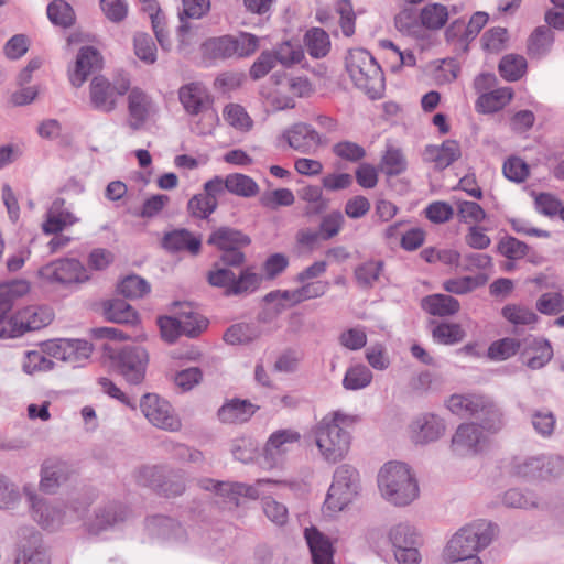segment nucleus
I'll list each match as a JSON object with an SVG mask.
<instances>
[{"instance_id":"f257e3e1","label":"nucleus","mask_w":564,"mask_h":564,"mask_svg":"<svg viewBox=\"0 0 564 564\" xmlns=\"http://www.w3.org/2000/svg\"><path fill=\"white\" fill-rule=\"evenodd\" d=\"M243 247H235L221 250L218 263L207 272V282L213 288L223 289V294L230 296H248L254 293L262 282V278L254 273L251 268L242 269L238 275L230 268H239L246 262V254L241 251Z\"/></svg>"},{"instance_id":"f03ea898","label":"nucleus","mask_w":564,"mask_h":564,"mask_svg":"<svg viewBox=\"0 0 564 564\" xmlns=\"http://www.w3.org/2000/svg\"><path fill=\"white\" fill-rule=\"evenodd\" d=\"M382 497L394 506H406L419 496V485L408 465L399 462L384 464L378 474Z\"/></svg>"},{"instance_id":"7ed1b4c3","label":"nucleus","mask_w":564,"mask_h":564,"mask_svg":"<svg viewBox=\"0 0 564 564\" xmlns=\"http://www.w3.org/2000/svg\"><path fill=\"white\" fill-rule=\"evenodd\" d=\"M350 421L348 415L335 412L326 415L315 427V442L325 458L330 463L341 459L349 449L350 436L344 429Z\"/></svg>"},{"instance_id":"20e7f679","label":"nucleus","mask_w":564,"mask_h":564,"mask_svg":"<svg viewBox=\"0 0 564 564\" xmlns=\"http://www.w3.org/2000/svg\"><path fill=\"white\" fill-rule=\"evenodd\" d=\"M258 48L259 37L248 32L209 37L200 46L203 57L215 62L248 57Z\"/></svg>"},{"instance_id":"39448f33","label":"nucleus","mask_w":564,"mask_h":564,"mask_svg":"<svg viewBox=\"0 0 564 564\" xmlns=\"http://www.w3.org/2000/svg\"><path fill=\"white\" fill-rule=\"evenodd\" d=\"M494 534L495 527L490 522L478 521L466 525L448 541L443 557L477 556L491 543Z\"/></svg>"},{"instance_id":"423d86ee","label":"nucleus","mask_w":564,"mask_h":564,"mask_svg":"<svg viewBox=\"0 0 564 564\" xmlns=\"http://www.w3.org/2000/svg\"><path fill=\"white\" fill-rule=\"evenodd\" d=\"M102 350L111 360V368L116 370L130 384H140L145 377L149 364V354L145 348L135 345H127L113 354L108 344L102 345Z\"/></svg>"},{"instance_id":"0eeeda50","label":"nucleus","mask_w":564,"mask_h":564,"mask_svg":"<svg viewBox=\"0 0 564 564\" xmlns=\"http://www.w3.org/2000/svg\"><path fill=\"white\" fill-rule=\"evenodd\" d=\"M358 471L348 464L338 466L328 489L325 506L328 510L341 511L357 494Z\"/></svg>"},{"instance_id":"6e6552de","label":"nucleus","mask_w":564,"mask_h":564,"mask_svg":"<svg viewBox=\"0 0 564 564\" xmlns=\"http://www.w3.org/2000/svg\"><path fill=\"white\" fill-rule=\"evenodd\" d=\"M130 89V80L122 78L112 84L102 75L93 77L89 84V102L100 112L110 113L117 108L119 97Z\"/></svg>"},{"instance_id":"1a4fd4ad","label":"nucleus","mask_w":564,"mask_h":564,"mask_svg":"<svg viewBox=\"0 0 564 564\" xmlns=\"http://www.w3.org/2000/svg\"><path fill=\"white\" fill-rule=\"evenodd\" d=\"M39 276L48 283L68 285L87 282L90 276L84 264L75 258H62L43 265Z\"/></svg>"},{"instance_id":"9d476101","label":"nucleus","mask_w":564,"mask_h":564,"mask_svg":"<svg viewBox=\"0 0 564 564\" xmlns=\"http://www.w3.org/2000/svg\"><path fill=\"white\" fill-rule=\"evenodd\" d=\"M140 408L149 422L159 429L175 432L182 426L170 402L155 393L144 394L140 400Z\"/></svg>"},{"instance_id":"9b49d317","label":"nucleus","mask_w":564,"mask_h":564,"mask_svg":"<svg viewBox=\"0 0 564 564\" xmlns=\"http://www.w3.org/2000/svg\"><path fill=\"white\" fill-rule=\"evenodd\" d=\"M23 492L30 505L34 521L43 529L55 530L62 524V511L40 497L32 485H24Z\"/></svg>"},{"instance_id":"f8f14e48","label":"nucleus","mask_w":564,"mask_h":564,"mask_svg":"<svg viewBox=\"0 0 564 564\" xmlns=\"http://www.w3.org/2000/svg\"><path fill=\"white\" fill-rule=\"evenodd\" d=\"M19 553L14 564H48L42 549V535L34 528H21L19 531Z\"/></svg>"},{"instance_id":"ddd939ff","label":"nucleus","mask_w":564,"mask_h":564,"mask_svg":"<svg viewBox=\"0 0 564 564\" xmlns=\"http://www.w3.org/2000/svg\"><path fill=\"white\" fill-rule=\"evenodd\" d=\"M520 359L528 368H543L553 357L551 343L545 338L528 336L521 339Z\"/></svg>"},{"instance_id":"4468645a","label":"nucleus","mask_w":564,"mask_h":564,"mask_svg":"<svg viewBox=\"0 0 564 564\" xmlns=\"http://www.w3.org/2000/svg\"><path fill=\"white\" fill-rule=\"evenodd\" d=\"M102 68V56L94 46H83L77 53L74 69L69 70V80L74 87H80L88 76Z\"/></svg>"},{"instance_id":"2eb2a0df","label":"nucleus","mask_w":564,"mask_h":564,"mask_svg":"<svg viewBox=\"0 0 564 564\" xmlns=\"http://www.w3.org/2000/svg\"><path fill=\"white\" fill-rule=\"evenodd\" d=\"M444 432V421L432 413L417 416L410 425L411 440L421 445L437 441Z\"/></svg>"},{"instance_id":"dca6fc26","label":"nucleus","mask_w":564,"mask_h":564,"mask_svg":"<svg viewBox=\"0 0 564 564\" xmlns=\"http://www.w3.org/2000/svg\"><path fill=\"white\" fill-rule=\"evenodd\" d=\"M484 441L482 431L476 423H463L452 437V449L459 456L475 455Z\"/></svg>"},{"instance_id":"f3484780","label":"nucleus","mask_w":564,"mask_h":564,"mask_svg":"<svg viewBox=\"0 0 564 564\" xmlns=\"http://www.w3.org/2000/svg\"><path fill=\"white\" fill-rule=\"evenodd\" d=\"M130 514V510L121 502H108L96 509L95 518L89 523V531L98 534L101 531L108 530L127 521Z\"/></svg>"},{"instance_id":"a211bd4d","label":"nucleus","mask_w":564,"mask_h":564,"mask_svg":"<svg viewBox=\"0 0 564 564\" xmlns=\"http://www.w3.org/2000/svg\"><path fill=\"white\" fill-rule=\"evenodd\" d=\"M283 138L290 148L301 152L310 153L321 143L318 132L307 123L299 122L284 131Z\"/></svg>"},{"instance_id":"6ab92c4d","label":"nucleus","mask_w":564,"mask_h":564,"mask_svg":"<svg viewBox=\"0 0 564 564\" xmlns=\"http://www.w3.org/2000/svg\"><path fill=\"white\" fill-rule=\"evenodd\" d=\"M424 160L433 162L435 169L442 171L462 155L460 145L456 140H445L441 145L430 144L424 150Z\"/></svg>"},{"instance_id":"aec40b11","label":"nucleus","mask_w":564,"mask_h":564,"mask_svg":"<svg viewBox=\"0 0 564 564\" xmlns=\"http://www.w3.org/2000/svg\"><path fill=\"white\" fill-rule=\"evenodd\" d=\"M162 247L170 252L188 251L198 254L202 248V240L185 228L174 229L164 234Z\"/></svg>"},{"instance_id":"412c9836","label":"nucleus","mask_w":564,"mask_h":564,"mask_svg":"<svg viewBox=\"0 0 564 564\" xmlns=\"http://www.w3.org/2000/svg\"><path fill=\"white\" fill-rule=\"evenodd\" d=\"M373 68L371 73L366 68L359 69V73L347 72L355 86L371 99L380 98L384 88V78L380 65L376 64Z\"/></svg>"},{"instance_id":"4be33fe9","label":"nucleus","mask_w":564,"mask_h":564,"mask_svg":"<svg viewBox=\"0 0 564 564\" xmlns=\"http://www.w3.org/2000/svg\"><path fill=\"white\" fill-rule=\"evenodd\" d=\"M305 540L308 545L313 564H334V549L327 536L316 528L305 529Z\"/></svg>"},{"instance_id":"5701e85b","label":"nucleus","mask_w":564,"mask_h":564,"mask_svg":"<svg viewBox=\"0 0 564 564\" xmlns=\"http://www.w3.org/2000/svg\"><path fill=\"white\" fill-rule=\"evenodd\" d=\"M172 306L178 308L175 313L182 324L183 335L195 338L207 327V319L193 311L191 303L176 301Z\"/></svg>"},{"instance_id":"b1692460","label":"nucleus","mask_w":564,"mask_h":564,"mask_svg":"<svg viewBox=\"0 0 564 564\" xmlns=\"http://www.w3.org/2000/svg\"><path fill=\"white\" fill-rule=\"evenodd\" d=\"M207 243L221 251L235 247H247L251 243V239L239 229L221 226L208 236Z\"/></svg>"},{"instance_id":"393cba45","label":"nucleus","mask_w":564,"mask_h":564,"mask_svg":"<svg viewBox=\"0 0 564 564\" xmlns=\"http://www.w3.org/2000/svg\"><path fill=\"white\" fill-rule=\"evenodd\" d=\"M104 317L117 324L133 325L138 322L137 311L121 299H109L101 302Z\"/></svg>"},{"instance_id":"a878e982","label":"nucleus","mask_w":564,"mask_h":564,"mask_svg":"<svg viewBox=\"0 0 564 564\" xmlns=\"http://www.w3.org/2000/svg\"><path fill=\"white\" fill-rule=\"evenodd\" d=\"M147 528L152 535L162 539L184 541L185 529L174 519L165 516H153L147 519Z\"/></svg>"},{"instance_id":"bb28decb","label":"nucleus","mask_w":564,"mask_h":564,"mask_svg":"<svg viewBox=\"0 0 564 564\" xmlns=\"http://www.w3.org/2000/svg\"><path fill=\"white\" fill-rule=\"evenodd\" d=\"M149 107L150 99L147 94L139 88H132L128 96L129 127L132 130H139L144 124L149 116Z\"/></svg>"},{"instance_id":"cd10ccee","label":"nucleus","mask_w":564,"mask_h":564,"mask_svg":"<svg viewBox=\"0 0 564 564\" xmlns=\"http://www.w3.org/2000/svg\"><path fill=\"white\" fill-rule=\"evenodd\" d=\"M481 405L477 408V413L473 415L479 424L480 430L497 433L503 426L502 412L490 399L481 395Z\"/></svg>"},{"instance_id":"c85d7f7f","label":"nucleus","mask_w":564,"mask_h":564,"mask_svg":"<svg viewBox=\"0 0 564 564\" xmlns=\"http://www.w3.org/2000/svg\"><path fill=\"white\" fill-rule=\"evenodd\" d=\"M24 333L37 330L53 321V313L47 307L29 306L15 313Z\"/></svg>"},{"instance_id":"c756f323","label":"nucleus","mask_w":564,"mask_h":564,"mask_svg":"<svg viewBox=\"0 0 564 564\" xmlns=\"http://www.w3.org/2000/svg\"><path fill=\"white\" fill-rule=\"evenodd\" d=\"M256 412V408L247 400L234 399L221 405L217 412L223 423L247 422Z\"/></svg>"},{"instance_id":"7c9ffc66","label":"nucleus","mask_w":564,"mask_h":564,"mask_svg":"<svg viewBox=\"0 0 564 564\" xmlns=\"http://www.w3.org/2000/svg\"><path fill=\"white\" fill-rule=\"evenodd\" d=\"M262 330L254 323H236L224 333L223 339L228 345H248L261 337Z\"/></svg>"},{"instance_id":"2f4dec72","label":"nucleus","mask_w":564,"mask_h":564,"mask_svg":"<svg viewBox=\"0 0 564 564\" xmlns=\"http://www.w3.org/2000/svg\"><path fill=\"white\" fill-rule=\"evenodd\" d=\"M512 89L502 87L482 93L476 100V110L480 113H495L501 110L511 99Z\"/></svg>"},{"instance_id":"473e14b6","label":"nucleus","mask_w":564,"mask_h":564,"mask_svg":"<svg viewBox=\"0 0 564 564\" xmlns=\"http://www.w3.org/2000/svg\"><path fill=\"white\" fill-rule=\"evenodd\" d=\"M459 302L446 294H432L422 300V308L433 316H449L459 311Z\"/></svg>"},{"instance_id":"72a5a7b5","label":"nucleus","mask_w":564,"mask_h":564,"mask_svg":"<svg viewBox=\"0 0 564 564\" xmlns=\"http://www.w3.org/2000/svg\"><path fill=\"white\" fill-rule=\"evenodd\" d=\"M553 42V31L546 25H540L528 39V53L533 58L544 57L550 53Z\"/></svg>"},{"instance_id":"f704fd0d","label":"nucleus","mask_w":564,"mask_h":564,"mask_svg":"<svg viewBox=\"0 0 564 564\" xmlns=\"http://www.w3.org/2000/svg\"><path fill=\"white\" fill-rule=\"evenodd\" d=\"M300 440V434L291 430H280L274 432L268 440L264 454L265 457L275 462L278 456H281L288 451V445L293 444Z\"/></svg>"},{"instance_id":"c9c22d12","label":"nucleus","mask_w":564,"mask_h":564,"mask_svg":"<svg viewBox=\"0 0 564 564\" xmlns=\"http://www.w3.org/2000/svg\"><path fill=\"white\" fill-rule=\"evenodd\" d=\"M304 44L313 58L325 57L330 48L329 35L322 28H312L304 35Z\"/></svg>"},{"instance_id":"e433bc0d","label":"nucleus","mask_w":564,"mask_h":564,"mask_svg":"<svg viewBox=\"0 0 564 564\" xmlns=\"http://www.w3.org/2000/svg\"><path fill=\"white\" fill-rule=\"evenodd\" d=\"M29 283L24 280H15L0 284V317L7 315L17 299L29 292Z\"/></svg>"},{"instance_id":"4c0bfd02","label":"nucleus","mask_w":564,"mask_h":564,"mask_svg":"<svg viewBox=\"0 0 564 564\" xmlns=\"http://www.w3.org/2000/svg\"><path fill=\"white\" fill-rule=\"evenodd\" d=\"M216 486L217 489L215 492L227 498L228 501L235 506H239L240 497L250 499H257L259 497V491L256 487L242 482L219 481Z\"/></svg>"},{"instance_id":"58836bf2","label":"nucleus","mask_w":564,"mask_h":564,"mask_svg":"<svg viewBox=\"0 0 564 564\" xmlns=\"http://www.w3.org/2000/svg\"><path fill=\"white\" fill-rule=\"evenodd\" d=\"M387 536L393 551L419 544V535L415 529L408 522H400L392 525L389 529Z\"/></svg>"},{"instance_id":"ea45409f","label":"nucleus","mask_w":564,"mask_h":564,"mask_svg":"<svg viewBox=\"0 0 564 564\" xmlns=\"http://www.w3.org/2000/svg\"><path fill=\"white\" fill-rule=\"evenodd\" d=\"M449 17L446 6L441 3H427L420 12L421 25L429 30L442 29Z\"/></svg>"},{"instance_id":"a19ab883","label":"nucleus","mask_w":564,"mask_h":564,"mask_svg":"<svg viewBox=\"0 0 564 564\" xmlns=\"http://www.w3.org/2000/svg\"><path fill=\"white\" fill-rule=\"evenodd\" d=\"M225 188L241 197H253L259 193V185L248 175L234 173L225 178Z\"/></svg>"},{"instance_id":"79ce46f5","label":"nucleus","mask_w":564,"mask_h":564,"mask_svg":"<svg viewBox=\"0 0 564 564\" xmlns=\"http://www.w3.org/2000/svg\"><path fill=\"white\" fill-rule=\"evenodd\" d=\"M447 409L460 417H473L481 405V395L453 394L446 402Z\"/></svg>"},{"instance_id":"37998d69","label":"nucleus","mask_w":564,"mask_h":564,"mask_svg":"<svg viewBox=\"0 0 564 564\" xmlns=\"http://www.w3.org/2000/svg\"><path fill=\"white\" fill-rule=\"evenodd\" d=\"M117 291L126 299H141L151 291L150 283L138 274L124 276L117 285Z\"/></svg>"},{"instance_id":"c03bdc74","label":"nucleus","mask_w":564,"mask_h":564,"mask_svg":"<svg viewBox=\"0 0 564 564\" xmlns=\"http://www.w3.org/2000/svg\"><path fill=\"white\" fill-rule=\"evenodd\" d=\"M527 59L522 55L508 54L498 65L499 74L508 82L519 80L527 72Z\"/></svg>"},{"instance_id":"a18cd8bd","label":"nucleus","mask_w":564,"mask_h":564,"mask_svg":"<svg viewBox=\"0 0 564 564\" xmlns=\"http://www.w3.org/2000/svg\"><path fill=\"white\" fill-rule=\"evenodd\" d=\"M178 98L189 115H198L204 107V90L196 83L181 87Z\"/></svg>"},{"instance_id":"49530a36","label":"nucleus","mask_w":564,"mask_h":564,"mask_svg":"<svg viewBox=\"0 0 564 564\" xmlns=\"http://www.w3.org/2000/svg\"><path fill=\"white\" fill-rule=\"evenodd\" d=\"M384 263L381 260H370L355 269V278L362 288H372L379 281Z\"/></svg>"},{"instance_id":"de8ad7c7","label":"nucleus","mask_w":564,"mask_h":564,"mask_svg":"<svg viewBox=\"0 0 564 564\" xmlns=\"http://www.w3.org/2000/svg\"><path fill=\"white\" fill-rule=\"evenodd\" d=\"M156 494L166 498L181 496L185 491V480L182 471L166 469Z\"/></svg>"},{"instance_id":"09e8293b","label":"nucleus","mask_w":564,"mask_h":564,"mask_svg":"<svg viewBox=\"0 0 564 564\" xmlns=\"http://www.w3.org/2000/svg\"><path fill=\"white\" fill-rule=\"evenodd\" d=\"M408 167V162L400 149L389 147L383 154L380 169L388 176L402 174Z\"/></svg>"},{"instance_id":"8fccbe9b","label":"nucleus","mask_w":564,"mask_h":564,"mask_svg":"<svg viewBox=\"0 0 564 564\" xmlns=\"http://www.w3.org/2000/svg\"><path fill=\"white\" fill-rule=\"evenodd\" d=\"M297 193L301 199L311 204V206L306 208V215H319L326 210L328 200L323 198V191L319 186L307 185L302 187Z\"/></svg>"},{"instance_id":"3c124183","label":"nucleus","mask_w":564,"mask_h":564,"mask_svg":"<svg viewBox=\"0 0 564 564\" xmlns=\"http://www.w3.org/2000/svg\"><path fill=\"white\" fill-rule=\"evenodd\" d=\"M372 372L365 365H356L347 369L343 379L346 390H360L370 384Z\"/></svg>"},{"instance_id":"603ef678","label":"nucleus","mask_w":564,"mask_h":564,"mask_svg":"<svg viewBox=\"0 0 564 564\" xmlns=\"http://www.w3.org/2000/svg\"><path fill=\"white\" fill-rule=\"evenodd\" d=\"M19 487L7 476L0 474V509L14 510L21 502Z\"/></svg>"},{"instance_id":"864d4df0","label":"nucleus","mask_w":564,"mask_h":564,"mask_svg":"<svg viewBox=\"0 0 564 564\" xmlns=\"http://www.w3.org/2000/svg\"><path fill=\"white\" fill-rule=\"evenodd\" d=\"M433 338L443 345H454L465 338V330L459 324L441 323L432 332Z\"/></svg>"},{"instance_id":"5fc2aeb1","label":"nucleus","mask_w":564,"mask_h":564,"mask_svg":"<svg viewBox=\"0 0 564 564\" xmlns=\"http://www.w3.org/2000/svg\"><path fill=\"white\" fill-rule=\"evenodd\" d=\"M217 208V198L203 193L194 195L187 203L188 213L196 218L206 219Z\"/></svg>"},{"instance_id":"6e6d98bb","label":"nucleus","mask_w":564,"mask_h":564,"mask_svg":"<svg viewBox=\"0 0 564 564\" xmlns=\"http://www.w3.org/2000/svg\"><path fill=\"white\" fill-rule=\"evenodd\" d=\"M543 457L534 456L514 463L513 474L529 481L541 480Z\"/></svg>"},{"instance_id":"4d7b16f0","label":"nucleus","mask_w":564,"mask_h":564,"mask_svg":"<svg viewBox=\"0 0 564 564\" xmlns=\"http://www.w3.org/2000/svg\"><path fill=\"white\" fill-rule=\"evenodd\" d=\"M135 55L147 64H153L156 61V46L148 33L139 32L133 37Z\"/></svg>"},{"instance_id":"13d9d810","label":"nucleus","mask_w":564,"mask_h":564,"mask_svg":"<svg viewBox=\"0 0 564 564\" xmlns=\"http://www.w3.org/2000/svg\"><path fill=\"white\" fill-rule=\"evenodd\" d=\"M378 64L375 57L364 48H354L348 52L346 56V69L347 72L359 73V69L366 68L368 72H372L373 65Z\"/></svg>"},{"instance_id":"bf43d9fd","label":"nucleus","mask_w":564,"mask_h":564,"mask_svg":"<svg viewBox=\"0 0 564 564\" xmlns=\"http://www.w3.org/2000/svg\"><path fill=\"white\" fill-rule=\"evenodd\" d=\"M47 17L56 25L69 26L74 20L72 7L64 0H53L47 6Z\"/></svg>"},{"instance_id":"052dcab7","label":"nucleus","mask_w":564,"mask_h":564,"mask_svg":"<svg viewBox=\"0 0 564 564\" xmlns=\"http://www.w3.org/2000/svg\"><path fill=\"white\" fill-rule=\"evenodd\" d=\"M272 53L276 56V63L285 67L300 63L304 57L302 46L291 41L283 42Z\"/></svg>"},{"instance_id":"680f3d73","label":"nucleus","mask_w":564,"mask_h":564,"mask_svg":"<svg viewBox=\"0 0 564 564\" xmlns=\"http://www.w3.org/2000/svg\"><path fill=\"white\" fill-rule=\"evenodd\" d=\"M521 340L506 337L494 341L488 348V356L494 360H505L520 350Z\"/></svg>"},{"instance_id":"e2e57ef3","label":"nucleus","mask_w":564,"mask_h":564,"mask_svg":"<svg viewBox=\"0 0 564 564\" xmlns=\"http://www.w3.org/2000/svg\"><path fill=\"white\" fill-rule=\"evenodd\" d=\"M164 471L165 468L161 466H142L135 471L134 478L139 486L151 488L156 492Z\"/></svg>"},{"instance_id":"0e129e2a","label":"nucleus","mask_w":564,"mask_h":564,"mask_svg":"<svg viewBox=\"0 0 564 564\" xmlns=\"http://www.w3.org/2000/svg\"><path fill=\"white\" fill-rule=\"evenodd\" d=\"M502 316L514 325H530L536 322V314L523 306L508 304L501 311Z\"/></svg>"},{"instance_id":"69168bd1","label":"nucleus","mask_w":564,"mask_h":564,"mask_svg":"<svg viewBox=\"0 0 564 564\" xmlns=\"http://www.w3.org/2000/svg\"><path fill=\"white\" fill-rule=\"evenodd\" d=\"M345 223L344 215L339 210H334L324 216L319 223L318 232L322 240L327 241L339 234Z\"/></svg>"},{"instance_id":"338daca9","label":"nucleus","mask_w":564,"mask_h":564,"mask_svg":"<svg viewBox=\"0 0 564 564\" xmlns=\"http://www.w3.org/2000/svg\"><path fill=\"white\" fill-rule=\"evenodd\" d=\"M63 479V469L59 464H44L41 469L40 487L47 494H53Z\"/></svg>"},{"instance_id":"774afa93","label":"nucleus","mask_w":564,"mask_h":564,"mask_svg":"<svg viewBox=\"0 0 564 564\" xmlns=\"http://www.w3.org/2000/svg\"><path fill=\"white\" fill-rule=\"evenodd\" d=\"M536 310L544 315H556L564 311V296L557 292L544 293L536 301Z\"/></svg>"}]
</instances>
